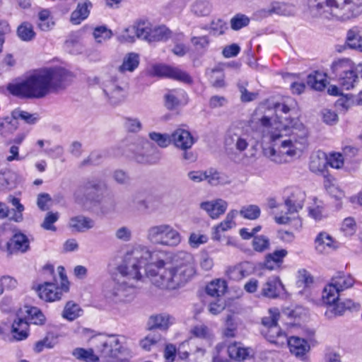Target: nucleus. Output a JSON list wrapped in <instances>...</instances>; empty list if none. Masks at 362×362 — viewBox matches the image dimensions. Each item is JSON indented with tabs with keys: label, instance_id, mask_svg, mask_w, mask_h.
<instances>
[{
	"label": "nucleus",
	"instance_id": "nucleus-1",
	"mask_svg": "<svg viewBox=\"0 0 362 362\" xmlns=\"http://www.w3.org/2000/svg\"><path fill=\"white\" fill-rule=\"evenodd\" d=\"M165 252L136 244L128 250L117 271L121 278L103 284L102 295L109 303L130 302L134 298V283L146 279L162 290H175L185 285L196 274L194 256L185 251L173 254L171 265Z\"/></svg>",
	"mask_w": 362,
	"mask_h": 362
},
{
	"label": "nucleus",
	"instance_id": "nucleus-2",
	"mask_svg": "<svg viewBox=\"0 0 362 362\" xmlns=\"http://www.w3.org/2000/svg\"><path fill=\"white\" fill-rule=\"evenodd\" d=\"M271 111L259 108L250 120V127L257 126L262 137L274 143L265 148L264 155L272 162L283 164L299 157L308 146L309 132L299 118L272 122Z\"/></svg>",
	"mask_w": 362,
	"mask_h": 362
},
{
	"label": "nucleus",
	"instance_id": "nucleus-3",
	"mask_svg": "<svg viewBox=\"0 0 362 362\" xmlns=\"http://www.w3.org/2000/svg\"><path fill=\"white\" fill-rule=\"evenodd\" d=\"M71 79V74L64 69H45L33 73L21 83L9 84L7 88L14 95L42 98L64 88Z\"/></svg>",
	"mask_w": 362,
	"mask_h": 362
},
{
	"label": "nucleus",
	"instance_id": "nucleus-4",
	"mask_svg": "<svg viewBox=\"0 0 362 362\" xmlns=\"http://www.w3.org/2000/svg\"><path fill=\"white\" fill-rule=\"evenodd\" d=\"M305 197L303 191L293 190L285 199L284 203L279 206L281 213L276 214L275 221L278 224H289L293 221L296 227L301 226L298 211L303 209Z\"/></svg>",
	"mask_w": 362,
	"mask_h": 362
},
{
	"label": "nucleus",
	"instance_id": "nucleus-5",
	"mask_svg": "<svg viewBox=\"0 0 362 362\" xmlns=\"http://www.w3.org/2000/svg\"><path fill=\"white\" fill-rule=\"evenodd\" d=\"M146 239L153 245L176 247L182 242V235L173 226L160 223L150 226L146 233Z\"/></svg>",
	"mask_w": 362,
	"mask_h": 362
},
{
	"label": "nucleus",
	"instance_id": "nucleus-6",
	"mask_svg": "<svg viewBox=\"0 0 362 362\" xmlns=\"http://www.w3.org/2000/svg\"><path fill=\"white\" fill-rule=\"evenodd\" d=\"M95 349L101 357L114 358L127 351V338L124 335L97 334L92 337Z\"/></svg>",
	"mask_w": 362,
	"mask_h": 362
},
{
	"label": "nucleus",
	"instance_id": "nucleus-7",
	"mask_svg": "<svg viewBox=\"0 0 362 362\" xmlns=\"http://www.w3.org/2000/svg\"><path fill=\"white\" fill-rule=\"evenodd\" d=\"M251 139L249 127L233 124L225 134L224 147L228 153H242L248 148Z\"/></svg>",
	"mask_w": 362,
	"mask_h": 362
},
{
	"label": "nucleus",
	"instance_id": "nucleus-8",
	"mask_svg": "<svg viewBox=\"0 0 362 362\" xmlns=\"http://www.w3.org/2000/svg\"><path fill=\"white\" fill-rule=\"evenodd\" d=\"M354 5L362 6V0H325L318 3L317 8L323 10L324 13L330 14L337 20L346 21L356 16L352 10Z\"/></svg>",
	"mask_w": 362,
	"mask_h": 362
},
{
	"label": "nucleus",
	"instance_id": "nucleus-9",
	"mask_svg": "<svg viewBox=\"0 0 362 362\" xmlns=\"http://www.w3.org/2000/svg\"><path fill=\"white\" fill-rule=\"evenodd\" d=\"M354 284V279L351 276L338 273L325 286L322 295V302L334 307L339 300L340 293L352 287Z\"/></svg>",
	"mask_w": 362,
	"mask_h": 362
},
{
	"label": "nucleus",
	"instance_id": "nucleus-10",
	"mask_svg": "<svg viewBox=\"0 0 362 362\" xmlns=\"http://www.w3.org/2000/svg\"><path fill=\"white\" fill-rule=\"evenodd\" d=\"M279 316L280 313L277 308H271L269 310V316L262 319V324L267 327L265 332V337L267 340L277 346H282L286 344L287 336L277 326Z\"/></svg>",
	"mask_w": 362,
	"mask_h": 362
},
{
	"label": "nucleus",
	"instance_id": "nucleus-11",
	"mask_svg": "<svg viewBox=\"0 0 362 362\" xmlns=\"http://www.w3.org/2000/svg\"><path fill=\"white\" fill-rule=\"evenodd\" d=\"M103 93L112 105L124 102L127 96V87L115 77H107L102 83Z\"/></svg>",
	"mask_w": 362,
	"mask_h": 362
},
{
	"label": "nucleus",
	"instance_id": "nucleus-12",
	"mask_svg": "<svg viewBox=\"0 0 362 362\" xmlns=\"http://www.w3.org/2000/svg\"><path fill=\"white\" fill-rule=\"evenodd\" d=\"M148 72L152 76L166 77L187 84L192 82V77L186 71L165 64H154Z\"/></svg>",
	"mask_w": 362,
	"mask_h": 362
},
{
	"label": "nucleus",
	"instance_id": "nucleus-13",
	"mask_svg": "<svg viewBox=\"0 0 362 362\" xmlns=\"http://www.w3.org/2000/svg\"><path fill=\"white\" fill-rule=\"evenodd\" d=\"M68 291L69 288L66 283L57 286L56 283L45 282L36 288L39 298L46 302H54L60 300L63 294L68 292Z\"/></svg>",
	"mask_w": 362,
	"mask_h": 362
},
{
	"label": "nucleus",
	"instance_id": "nucleus-14",
	"mask_svg": "<svg viewBox=\"0 0 362 362\" xmlns=\"http://www.w3.org/2000/svg\"><path fill=\"white\" fill-rule=\"evenodd\" d=\"M295 101L289 99L286 101L276 103L273 105L272 107H268L265 105L259 106L254 112L252 115L259 109L263 108L265 111H271L272 112V122L274 121H284L285 118L293 119V117L284 116L295 110ZM296 118H298L296 117Z\"/></svg>",
	"mask_w": 362,
	"mask_h": 362
},
{
	"label": "nucleus",
	"instance_id": "nucleus-15",
	"mask_svg": "<svg viewBox=\"0 0 362 362\" xmlns=\"http://www.w3.org/2000/svg\"><path fill=\"white\" fill-rule=\"evenodd\" d=\"M285 286L278 276H272L261 285L259 296L269 299H276L281 297Z\"/></svg>",
	"mask_w": 362,
	"mask_h": 362
},
{
	"label": "nucleus",
	"instance_id": "nucleus-16",
	"mask_svg": "<svg viewBox=\"0 0 362 362\" xmlns=\"http://www.w3.org/2000/svg\"><path fill=\"white\" fill-rule=\"evenodd\" d=\"M228 206V202L221 198L204 201L199 203V207L211 219H218L223 215Z\"/></svg>",
	"mask_w": 362,
	"mask_h": 362
},
{
	"label": "nucleus",
	"instance_id": "nucleus-17",
	"mask_svg": "<svg viewBox=\"0 0 362 362\" xmlns=\"http://www.w3.org/2000/svg\"><path fill=\"white\" fill-rule=\"evenodd\" d=\"M170 143L176 148L186 151L192 147L195 139L188 130L178 128L170 134Z\"/></svg>",
	"mask_w": 362,
	"mask_h": 362
},
{
	"label": "nucleus",
	"instance_id": "nucleus-18",
	"mask_svg": "<svg viewBox=\"0 0 362 362\" xmlns=\"http://www.w3.org/2000/svg\"><path fill=\"white\" fill-rule=\"evenodd\" d=\"M338 247V243L327 232H320L315 239V249L319 254H328Z\"/></svg>",
	"mask_w": 362,
	"mask_h": 362
},
{
	"label": "nucleus",
	"instance_id": "nucleus-19",
	"mask_svg": "<svg viewBox=\"0 0 362 362\" xmlns=\"http://www.w3.org/2000/svg\"><path fill=\"white\" fill-rule=\"evenodd\" d=\"M238 215V211L236 209L230 210L226 214L225 218L212 228V239L219 241L221 238V233L228 231L236 226L235 219Z\"/></svg>",
	"mask_w": 362,
	"mask_h": 362
},
{
	"label": "nucleus",
	"instance_id": "nucleus-20",
	"mask_svg": "<svg viewBox=\"0 0 362 362\" xmlns=\"http://www.w3.org/2000/svg\"><path fill=\"white\" fill-rule=\"evenodd\" d=\"M286 344L288 346L290 352L301 360L306 358L307 354L310 350L309 343L305 339L299 337L287 338Z\"/></svg>",
	"mask_w": 362,
	"mask_h": 362
},
{
	"label": "nucleus",
	"instance_id": "nucleus-21",
	"mask_svg": "<svg viewBox=\"0 0 362 362\" xmlns=\"http://www.w3.org/2000/svg\"><path fill=\"white\" fill-rule=\"evenodd\" d=\"M101 188V183L96 180H89L83 185L79 187L74 192V199L78 204L84 205L88 200V194L91 190L98 191Z\"/></svg>",
	"mask_w": 362,
	"mask_h": 362
},
{
	"label": "nucleus",
	"instance_id": "nucleus-22",
	"mask_svg": "<svg viewBox=\"0 0 362 362\" xmlns=\"http://www.w3.org/2000/svg\"><path fill=\"white\" fill-rule=\"evenodd\" d=\"M331 69L335 76L338 78L341 76L356 71L357 67L351 59L341 58L332 62Z\"/></svg>",
	"mask_w": 362,
	"mask_h": 362
},
{
	"label": "nucleus",
	"instance_id": "nucleus-23",
	"mask_svg": "<svg viewBox=\"0 0 362 362\" xmlns=\"http://www.w3.org/2000/svg\"><path fill=\"white\" fill-rule=\"evenodd\" d=\"M287 255L288 251L285 249L276 250L267 254L265 256L264 267L270 271L279 269Z\"/></svg>",
	"mask_w": 362,
	"mask_h": 362
},
{
	"label": "nucleus",
	"instance_id": "nucleus-24",
	"mask_svg": "<svg viewBox=\"0 0 362 362\" xmlns=\"http://www.w3.org/2000/svg\"><path fill=\"white\" fill-rule=\"evenodd\" d=\"M29 248L30 241L28 237L22 233L14 234L7 243V249L11 253H23L28 251Z\"/></svg>",
	"mask_w": 362,
	"mask_h": 362
},
{
	"label": "nucleus",
	"instance_id": "nucleus-25",
	"mask_svg": "<svg viewBox=\"0 0 362 362\" xmlns=\"http://www.w3.org/2000/svg\"><path fill=\"white\" fill-rule=\"evenodd\" d=\"M327 156L322 151H317L312 153L310 158L309 169L314 173H322L327 168Z\"/></svg>",
	"mask_w": 362,
	"mask_h": 362
},
{
	"label": "nucleus",
	"instance_id": "nucleus-26",
	"mask_svg": "<svg viewBox=\"0 0 362 362\" xmlns=\"http://www.w3.org/2000/svg\"><path fill=\"white\" fill-rule=\"evenodd\" d=\"M323 185L327 193L335 200L341 202L345 197L344 190L341 189L334 177H325Z\"/></svg>",
	"mask_w": 362,
	"mask_h": 362
},
{
	"label": "nucleus",
	"instance_id": "nucleus-27",
	"mask_svg": "<svg viewBox=\"0 0 362 362\" xmlns=\"http://www.w3.org/2000/svg\"><path fill=\"white\" fill-rule=\"evenodd\" d=\"M171 31L165 25H153L151 23L148 43L166 41L171 37Z\"/></svg>",
	"mask_w": 362,
	"mask_h": 362
},
{
	"label": "nucleus",
	"instance_id": "nucleus-28",
	"mask_svg": "<svg viewBox=\"0 0 362 362\" xmlns=\"http://www.w3.org/2000/svg\"><path fill=\"white\" fill-rule=\"evenodd\" d=\"M148 323L151 328H157L166 331L174 323V318L167 313H160L151 315Z\"/></svg>",
	"mask_w": 362,
	"mask_h": 362
},
{
	"label": "nucleus",
	"instance_id": "nucleus-29",
	"mask_svg": "<svg viewBox=\"0 0 362 362\" xmlns=\"http://www.w3.org/2000/svg\"><path fill=\"white\" fill-rule=\"evenodd\" d=\"M205 180L212 187L223 186L230 183V180L227 175L214 168L206 170Z\"/></svg>",
	"mask_w": 362,
	"mask_h": 362
},
{
	"label": "nucleus",
	"instance_id": "nucleus-30",
	"mask_svg": "<svg viewBox=\"0 0 362 362\" xmlns=\"http://www.w3.org/2000/svg\"><path fill=\"white\" fill-rule=\"evenodd\" d=\"M92 6L89 1L78 3L76 8L71 14V22L74 25H78L89 15L90 8Z\"/></svg>",
	"mask_w": 362,
	"mask_h": 362
},
{
	"label": "nucleus",
	"instance_id": "nucleus-31",
	"mask_svg": "<svg viewBox=\"0 0 362 362\" xmlns=\"http://www.w3.org/2000/svg\"><path fill=\"white\" fill-rule=\"evenodd\" d=\"M139 64V55L135 52L127 53L123 58L122 64L118 67L121 73L133 72Z\"/></svg>",
	"mask_w": 362,
	"mask_h": 362
},
{
	"label": "nucleus",
	"instance_id": "nucleus-32",
	"mask_svg": "<svg viewBox=\"0 0 362 362\" xmlns=\"http://www.w3.org/2000/svg\"><path fill=\"white\" fill-rule=\"evenodd\" d=\"M28 322L21 318L14 320L11 327V334L17 341H21L28 337Z\"/></svg>",
	"mask_w": 362,
	"mask_h": 362
},
{
	"label": "nucleus",
	"instance_id": "nucleus-33",
	"mask_svg": "<svg viewBox=\"0 0 362 362\" xmlns=\"http://www.w3.org/2000/svg\"><path fill=\"white\" fill-rule=\"evenodd\" d=\"M313 203L308 207V216L315 221L322 220L326 217L324 204L317 197H314Z\"/></svg>",
	"mask_w": 362,
	"mask_h": 362
},
{
	"label": "nucleus",
	"instance_id": "nucleus-34",
	"mask_svg": "<svg viewBox=\"0 0 362 362\" xmlns=\"http://www.w3.org/2000/svg\"><path fill=\"white\" fill-rule=\"evenodd\" d=\"M116 37L117 40L121 44H134L137 39L134 23L122 28L117 34Z\"/></svg>",
	"mask_w": 362,
	"mask_h": 362
},
{
	"label": "nucleus",
	"instance_id": "nucleus-35",
	"mask_svg": "<svg viewBox=\"0 0 362 362\" xmlns=\"http://www.w3.org/2000/svg\"><path fill=\"white\" fill-rule=\"evenodd\" d=\"M356 307V305L355 303L351 299H345L342 301L339 300L338 302L332 308V310L330 311L327 310L325 313V315L329 318L332 317L333 315H341L346 310H349Z\"/></svg>",
	"mask_w": 362,
	"mask_h": 362
},
{
	"label": "nucleus",
	"instance_id": "nucleus-36",
	"mask_svg": "<svg viewBox=\"0 0 362 362\" xmlns=\"http://www.w3.org/2000/svg\"><path fill=\"white\" fill-rule=\"evenodd\" d=\"M190 11L197 17L207 16L212 11V5L206 0H197L191 5Z\"/></svg>",
	"mask_w": 362,
	"mask_h": 362
},
{
	"label": "nucleus",
	"instance_id": "nucleus-37",
	"mask_svg": "<svg viewBox=\"0 0 362 362\" xmlns=\"http://www.w3.org/2000/svg\"><path fill=\"white\" fill-rule=\"evenodd\" d=\"M267 12L269 15L275 13L280 16H288L295 13L296 8L291 4L276 2L271 5Z\"/></svg>",
	"mask_w": 362,
	"mask_h": 362
},
{
	"label": "nucleus",
	"instance_id": "nucleus-38",
	"mask_svg": "<svg viewBox=\"0 0 362 362\" xmlns=\"http://www.w3.org/2000/svg\"><path fill=\"white\" fill-rule=\"evenodd\" d=\"M227 354L228 356L232 359L242 361L248 357L249 351L247 349L242 346L240 344L233 343L228 346Z\"/></svg>",
	"mask_w": 362,
	"mask_h": 362
},
{
	"label": "nucleus",
	"instance_id": "nucleus-39",
	"mask_svg": "<svg viewBox=\"0 0 362 362\" xmlns=\"http://www.w3.org/2000/svg\"><path fill=\"white\" fill-rule=\"evenodd\" d=\"M326 76L321 72L315 71L308 76V85L316 90H322L326 86Z\"/></svg>",
	"mask_w": 362,
	"mask_h": 362
},
{
	"label": "nucleus",
	"instance_id": "nucleus-40",
	"mask_svg": "<svg viewBox=\"0 0 362 362\" xmlns=\"http://www.w3.org/2000/svg\"><path fill=\"white\" fill-rule=\"evenodd\" d=\"M83 310L80 306L73 301L67 302L62 313L63 318L73 321L82 315Z\"/></svg>",
	"mask_w": 362,
	"mask_h": 362
},
{
	"label": "nucleus",
	"instance_id": "nucleus-41",
	"mask_svg": "<svg viewBox=\"0 0 362 362\" xmlns=\"http://www.w3.org/2000/svg\"><path fill=\"white\" fill-rule=\"evenodd\" d=\"M132 206L140 212H146L149 209V202L143 192H136L133 194L131 201Z\"/></svg>",
	"mask_w": 362,
	"mask_h": 362
},
{
	"label": "nucleus",
	"instance_id": "nucleus-42",
	"mask_svg": "<svg viewBox=\"0 0 362 362\" xmlns=\"http://www.w3.org/2000/svg\"><path fill=\"white\" fill-rule=\"evenodd\" d=\"M72 355L76 359L84 362H99V357L94 354L92 349L76 348L73 350Z\"/></svg>",
	"mask_w": 362,
	"mask_h": 362
},
{
	"label": "nucleus",
	"instance_id": "nucleus-43",
	"mask_svg": "<svg viewBox=\"0 0 362 362\" xmlns=\"http://www.w3.org/2000/svg\"><path fill=\"white\" fill-rule=\"evenodd\" d=\"M190 42L197 50L206 49L210 43L209 36L200 35L198 29L192 30Z\"/></svg>",
	"mask_w": 362,
	"mask_h": 362
},
{
	"label": "nucleus",
	"instance_id": "nucleus-44",
	"mask_svg": "<svg viewBox=\"0 0 362 362\" xmlns=\"http://www.w3.org/2000/svg\"><path fill=\"white\" fill-rule=\"evenodd\" d=\"M69 225L71 228L77 231H84L92 228L94 226V222L90 218L84 216H76L70 220Z\"/></svg>",
	"mask_w": 362,
	"mask_h": 362
},
{
	"label": "nucleus",
	"instance_id": "nucleus-45",
	"mask_svg": "<svg viewBox=\"0 0 362 362\" xmlns=\"http://www.w3.org/2000/svg\"><path fill=\"white\" fill-rule=\"evenodd\" d=\"M16 33L18 37L24 42L32 41L35 37L33 25L28 22H23L18 25Z\"/></svg>",
	"mask_w": 362,
	"mask_h": 362
},
{
	"label": "nucleus",
	"instance_id": "nucleus-46",
	"mask_svg": "<svg viewBox=\"0 0 362 362\" xmlns=\"http://www.w3.org/2000/svg\"><path fill=\"white\" fill-rule=\"evenodd\" d=\"M226 290V283L225 281L216 279L209 283L206 288L207 294L212 297H219L222 296Z\"/></svg>",
	"mask_w": 362,
	"mask_h": 362
},
{
	"label": "nucleus",
	"instance_id": "nucleus-47",
	"mask_svg": "<svg viewBox=\"0 0 362 362\" xmlns=\"http://www.w3.org/2000/svg\"><path fill=\"white\" fill-rule=\"evenodd\" d=\"M346 44L351 49L362 52V36L356 28L349 30L346 35Z\"/></svg>",
	"mask_w": 362,
	"mask_h": 362
},
{
	"label": "nucleus",
	"instance_id": "nucleus-48",
	"mask_svg": "<svg viewBox=\"0 0 362 362\" xmlns=\"http://www.w3.org/2000/svg\"><path fill=\"white\" fill-rule=\"evenodd\" d=\"M261 214L260 208L255 204L245 205L241 207L238 214L243 218L254 221L257 219Z\"/></svg>",
	"mask_w": 362,
	"mask_h": 362
},
{
	"label": "nucleus",
	"instance_id": "nucleus-49",
	"mask_svg": "<svg viewBox=\"0 0 362 362\" xmlns=\"http://www.w3.org/2000/svg\"><path fill=\"white\" fill-rule=\"evenodd\" d=\"M191 333L196 337L204 339L210 342L214 339L212 330L204 324H199L194 326L191 329Z\"/></svg>",
	"mask_w": 362,
	"mask_h": 362
},
{
	"label": "nucleus",
	"instance_id": "nucleus-50",
	"mask_svg": "<svg viewBox=\"0 0 362 362\" xmlns=\"http://www.w3.org/2000/svg\"><path fill=\"white\" fill-rule=\"evenodd\" d=\"M339 85L343 89L350 90L354 88L359 82L358 76L356 71L345 74L337 78Z\"/></svg>",
	"mask_w": 362,
	"mask_h": 362
},
{
	"label": "nucleus",
	"instance_id": "nucleus-51",
	"mask_svg": "<svg viewBox=\"0 0 362 362\" xmlns=\"http://www.w3.org/2000/svg\"><path fill=\"white\" fill-rule=\"evenodd\" d=\"M137 39L148 42L151 23L148 21L139 20L134 22Z\"/></svg>",
	"mask_w": 362,
	"mask_h": 362
},
{
	"label": "nucleus",
	"instance_id": "nucleus-52",
	"mask_svg": "<svg viewBox=\"0 0 362 362\" xmlns=\"http://www.w3.org/2000/svg\"><path fill=\"white\" fill-rule=\"evenodd\" d=\"M93 35L97 43L102 44L112 37V32L105 25L97 26L93 30Z\"/></svg>",
	"mask_w": 362,
	"mask_h": 362
},
{
	"label": "nucleus",
	"instance_id": "nucleus-53",
	"mask_svg": "<svg viewBox=\"0 0 362 362\" xmlns=\"http://www.w3.org/2000/svg\"><path fill=\"white\" fill-rule=\"evenodd\" d=\"M162 339L158 333H150L140 341V346L145 351H150Z\"/></svg>",
	"mask_w": 362,
	"mask_h": 362
},
{
	"label": "nucleus",
	"instance_id": "nucleus-54",
	"mask_svg": "<svg viewBox=\"0 0 362 362\" xmlns=\"http://www.w3.org/2000/svg\"><path fill=\"white\" fill-rule=\"evenodd\" d=\"M7 200L15 207L13 214L10 219L15 222L22 221L23 219V211H24V206L21 204L20 199L13 196H9Z\"/></svg>",
	"mask_w": 362,
	"mask_h": 362
},
{
	"label": "nucleus",
	"instance_id": "nucleus-55",
	"mask_svg": "<svg viewBox=\"0 0 362 362\" xmlns=\"http://www.w3.org/2000/svg\"><path fill=\"white\" fill-rule=\"evenodd\" d=\"M25 312L28 314V320H29L30 323L37 325L45 323V317L37 308H28Z\"/></svg>",
	"mask_w": 362,
	"mask_h": 362
},
{
	"label": "nucleus",
	"instance_id": "nucleus-56",
	"mask_svg": "<svg viewBox=\"0 0 362 362\" xmlns=\"http://www.w3.org/2000/svg\"><path fill=\"white\" fill-rule=\"evenodd\" d=\"M124 127L129 132L138 133L143 129V124L137 117H126L124 119Z\"/></svg>",
	"mask_w": 362,
	"mask_h": 362
},
{
	"label": "nucleus",
	"instance_id": "nucleus-57",
	"mask_svg": "<svg viewBox=\"0 0 362 362\" xmlns=\"http://www.w3.org/2000/svg\"><path fill=\"white\" fill-rule=\"evenodd\" d=\"M252 246L255 251L263 252L269 249V239L264 235L255 236L252 241Z\"/></svg>",
	"mask_w": 362,
	"mask_h": 362
},
{
	"label": "nucleus",
	"instance_id": "nucleus-58",
	"mask_svg": "<svg viewBox=\"0 0 362 362\" xmlns=\"http://www.w3.org/2000/svg\"><path fill=\"white\" fill-rule=\"evenodd\" d=\"M11 116L13 119H21L29 124H33L37 120V117L35 114H31L18 108L12 111Z\"/></svg>",
	"mask_w": 362,
	"mask_h": 362
},
{
	"label": "nucleus",
	"instance_id": "nucleus-59",
	"mask_svg": "<svg viewBox=\"0 0 362 362\" xmlns=\"http://www.w3.org/2000/svg\"><path fill=\"white\" fill-rule=\"evenodd\" d=\"M57 343V338L52 335L47 336L42 340L38 341L35 343L34 351L36 353H40L44 350V349H52Z\"/></svg>",
	"mask_w": 362,
	"mask_h": 362
},
{
	"label": "nucleus",
	"instance_id": "nucleus-60",
	"mask_svg": "<svg viewBox=\"0 0 362 362\" xmlns=\"http://www.w3.org/2000/svg\"><path fill=\"white\" fill-rule=\"evenodd\" d=\"M250 18L247 16L238 13L230 19V27L234 30H238L247 26L250 23Z\"/></svg>",
	"mask_w": 362,
	"mask_h": 362
},
{
	"label": "nucleus",
	"instance_id": "nucleus-61",
	"mask_svg": "<svg viewBox=\"0 0 362 362\" xmlns=\"http://www.w3.org/2000/svg\"><path fill=\"white\" fill-rule=\"evenodd\" d=\"M148 136L161 148H165L170 144V135L152 132L149 133Z\"/></svg>",
	"mask_w": 362,
	"mask_h": 362
},
{
	"label": "nucleus",
	"instance_id": "nucleus-62",
	"mask_svg": "<svg viewBox=\"0 0 362 362\" xmlns=\"http://www.w3.org/2000/svg\"><path fill=\"white\" fill-rule=\"evenodd\" d=\"M115 237L119 241L127 243L132 239V231L129 227L122 226L115 230Z\"/></svg>",
	"mask_w": 362,
	"mask_h": 362
},
{
	"label": "nucleus",
	"instance_id": "nucleus-63",
	"mask_svg": "<svg viewBox=\"0 0 362 362\" xmlns=\"http://www.w3.org/2000/svg\"><path fill=\"white\" fill-rule=\"evenodd\" d=\"M210 80L212 86L216 88L225 86L224 74L220 68H215L211 70Z\"/></svg>",
	"mask_w": 362,
	"mask_h": 362
},
{
	"label": "nucleus",
	"instance_id": "nucleus-64",
	"mask_svg": "<svg viewBox=\"0 0 362 362\" xmlns=\"http://www.w3.org/2000/svg\"><path fill=\"white\" fill-rule=\"evenodd\" d=\"M228 357L225 350V346L223 344H218L216 346L213 352V362H227Z\"/></svg>",
	"mask_w": 362,
	"mask_h": 362
}]
</instances>
